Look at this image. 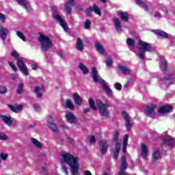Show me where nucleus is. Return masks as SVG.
Here are the masks:
<instances>
[{
    "mask_svg": "<svg viewBox=\"0 0 175 175\" xmlns=\"http://www.w3.org/2000/svg\"><path fill=\"white\" fill-rule=\"evenodd\" d=\"M16 65L21 72L25 76H29V73L28 72V69L27 68V66H25V64H24V62L20 59H17Z\"/></svg>",
    "mask_w": 175,
    "mask_h": 175,
    "instance_id": "obj_9",
    "label": "nucleus"
},
{
    "mask_svg": "<svg viewBox=\"0 0 175 175\" xmlns=\"http://www.w3.org/2000/svg\"><path fill=\"white\" fill-rule=\"evenodd\" d=\"M96 105L98 108V113L102 117L107 118L109 117V111H107V107H109V103H103L100 100H97L96 101Z\"/></svg>",
    "mask_w": 175,
    "mask_h": 175,
    "instance_id": "obj_4",
    "label": "nucleus"
},
{
    "mask_svg": "<svg viewBox=\"0 0 175 175\" xmlns=\"http://www.w3.org/2000/svg\"><path fill=\"white\" fill-rule=\"evenodd\" d=\"M53 18H54V20H56V21H58L59 25L63 27V29L64 31H68V24H66V23H65V21L62 19V16H61V15H59L57 12H54L53 14Z\"/></svg>",
    "mask_w": 175,
    "mask_h": 175,
    "instance_id": "obj_6",
    "label": "nucleus"
},
{
    "mask_svg": "<svg viewBox=\"0 0 175 175\" xmlns=\"http://www.w3.org/2000/svg\"><path fill=\"white\" fill-rule=\"evenodd\" d=\"M24 92V83H21L18 85V89L16 90V94L18 95H21Z\"/></svg>",
    "mask_w": 175,
    "mask_h": 175,
    "instance_id": "obj_37",
    "label": "nucleus"
},
{
    "mask_svg": "<svg viewBox=\"0 0 175 175\" xmlns=\"http://www.w3.org/2000/svg\"><path fill=\"white\" fill-rule=\"evenodd\" d=\"M126 44L129 46V50H131V51H133L135 46V40H133L132 38H127Z\"/></svg>",
    "mask_w": 175,
    "mask_h": 175,
    "instance_id": "obj_31",
    "label": "nucleus"
},
{
    "mask_svg": "<svg viewBox=\"0 0 175 175\" xmlns=\"http://www.w3.org/2000/svg\"><path fill=\"white\" fill-rule=\"evenodd\" d=\"M126 146L127 145H123V152H126Z\"/></svg>",
    "mask_w": 175,
    "mask_h": 175,
    "instance_id": "obj_64",
    "label": "nucleus"
},
{
    "mask_svg": "<svg viewBox=\"0 0 175 175\" xmlns=\"http://www.w3.org/2000/svg\"><path fill=\"white\" fill-rule=\"evenodd\" d=\"M114 88L118 91H121V90H122V85L120 83H116L114 84Z\"/></svg>",
    "mask_w": 175,
    "mask_h": 175,
    "instance_id": "obj_45",
    "label": "nucleus"
},
{
    "mask_svg": "<svg viewBox=\"0 0 175 175\" xmlns=\"http://www.w3.org/2000/svg\"><path fill=\"white\" fill-rule=\"evenodd\" d=\"M0 118L1 121H3L4 123L6 124L8 126H11V125L13 124V120H12V116H6L5 115L0 116Z\"/></svg>",
    "mask_w": 175,
    "mask_h": 175,
    "instance_id": "obj_18",
    "label": "nucleus"
},
{
    "mask_svg": "<svg viewBox=\"0 0 175 175\" xmlns=\"http://www.w3.org/2000/svg\"><path fill=\"white\" fill-rule=\"evenodd\" d=\"M84 28L85 29H90L91 28V21L87 20L85 22Z\"/></svg>",
    "mask_w": 175,
    "mask_h": 175,
    "instance_id": "obj_44",
    "label": "nucleus"
},
{
    "mask_svg": "<svg viewBox=\"0 0 175 175\" xmlns=\"http://www.w3.org/2000/svg\"><path fill=\"white\" fill-rule=\"evenodd\" d=\"M154 17H156V18H161V13L158 12H154Z\"/></svg>",
    "mask_w": 175,
    "mask_h": 175,
    "instance_id": "obj_58",
    "label": "nucleus"
},
{
    "mask_svg": "<svg viewBox=\"0 0 175 175\" xmlns=\"http://www.w3.org/2000/svg\"><path fill=\"white\" fill-rule=\"evenodd\" d=\"M44 85H42L41 86H35L34 87V92L37 94L38 98H42L43 95V92H44Z\"/></svg>",
    "mask_w": 175,
    "mask_h": 175,
    "instance_id": "obj_15",
    "label": "nucleus"
},
{
    "mask_svg": "<svg viewBox=\"0 0 175 175\" xmlns=\"http://www.w3.org/2000/svg\"><path fill=\"white\" fill-rule=\"evenodd\" d=\"M0 140H8V136L5 134H0Z\"/></svg>",
    "mask_w": 175,
    "mask_h": 175,
    "instance_id": "obj_53",
    "label": "nucleus"
},
{
    "mask_svg": "<svg viewBox=\"0 0 175 175\" xmlns=\"http://www.w3.org/2000/svg\"><path fill=\"white\" fill-rule=\"evenodd\" d=\"M95 47L100 54H102V55H107V53L105 51V48H103V46H102L100 43L96 42L95 43Z\"/></svg>",
    "mask_w": 175,
    "mask_h": 175,
    "instance_id": "obj_23",
    "label": "nucleus"
},
{
    "mask_svg": "<svg viewBox=\"0 0 175 175\" xmlns=\"http://www.w3.org/2000/svg\"><path fill=\"white\" fill-rule=\"evenodd\" d=\"M152 161L157 162L161 159V149H156L153 151L152 154Z\"/></svg>",
    "mask_w": 175,
    "mask_h": 175,
    "instance_id": "obj_21",
    "label": "nucleus"
},
{
    "mask_svg": "<svg viewBox=\"0 0 175 175\" xmlns=\"http://www.w3.org/2000/svg\"><path fill=\"white\" fill-rule=\"evenodd\" d=\"M74 102L77 106H81L83 105V98L77 93L73 94Z\"/></svg>",
    "mask_w": 175,
    "mask_h": 175,
    "instance_id": "obj_26",
    "label": "nucleus"
},
{
    "mask_svg": "<svg viewBox=\"0 0 175 175\" xmlns=\"http://www.w3.org/2000/svg\"><path fill=\"white\" fill-rule=\"evenodd\" d=\"M152 32L155 33V35H158L159 36H161V38H163L164 39H166L169 38V34H167L166 32L159 30V29H154L152 30Z\"/></svg>",
    "mask_w": 175,
    "mask_h": 175,
    "instance_id": "obj_25",
    "label": "nucleus"
},
{
    "mask_svg": "<svg viewBox=\"0 0 175 175\" xmlns=\"http://www.w3.org/2000/svg\"><path fill=\"white\" fill-rule=\"evenodd\" d=\"M138 44L139 46V48L138 49V51H141L142 53H146V51L151 52L152 51V46H151V44L147 42H145L144 41L139 40Z\"/></svg>",
    "mask_w": 175,
    "mask_h": 175,
    "instance_id": "obj_5",
    "label": "nucleus"
},
{
    "mask_svg": "<svg viewBox=\"0 0 175 175\" xmlns=\"http://www.w3.org/2000/svg\"><path fill=\"white\" fill-rule=\"evenodd\" d=\"M90 111V108H85V109H83V113H85V114H87V113H88Z\"/></svg>",
    "mask_w": 175,
    "mask_h": 175,
    "instance_id": "obj_63",
    "label": "nucleus"
},
{
    "mask_svg": "<svg viewBox=\"0 0 175 175\" xmlns=\"http://www.w3.org/2000/svg\"><path fill=\"white\" fill-rule=\"evenodd\" d=\"M88 103L90 108H92V110H96V107L95 106V101H94V98H92V97L89 98Z\"/></svg>",
    "mask_w": 175,
    "mask_h": 175,
    "instance_id": "obj_38",
    "label": "nucleus"
},
{
    "mask_svg": "<svg viewBox=\"0 0 175 175\" xmlns=\"http://www.w3.org/2000/svg\"><path fill=\"white\" fill-rule=\"evenodd\" d=\"M113 23L117 32H122V27L121 26V21H120V18L115 17L113 18Z\"/></svg>",
    "mask_w": 175,
    "mask_h": 175,
    "instance_id": "obj_19",
    "label": "nucleus"
},
{
    "mask_svg": "<svg viewBox=\"0 0 175 175\" xmlns=\"http://www.w3.org/2000/svg\"><path fill=\"white\" fill-rule=\"evenodd\" d=\"M9 109H10L11 111H13L14 113H18L19 111H21L23 109V106L21 105H19L18 106L14 105H8Z\"/></svg>",
    "mask_w": 175,
    "mask_h": 175,
    "instance_id": "obj_28",
    "label": "nucleus"
},
{
    "mask_svg": "<svg viewBox=\"0 0 175 175\" xmlns=\"http://www.w3.org/2000/svg\"><path fill=\"white\" fill-rule=\"evenodd\" d=\"M112 65H113V59H111V57H109L106 60V66L108 68H111Z\"/></svg>",
    "mask_w": 175,
    "mask_h": 175,
    "instance_id": "obj_42",
    "label": "nucleus"
},
{
    "mask_svg": "<svg viewBox=\"0 0 175 175\" xmlns=\"http://www.w3.org/2000/svg\"><path fill=\"white\" fill-rule=\"evenodd\" d=\"M31 143L35 146V147H36V148H43L42 143L35 138H31Z\"/></svg>",
    "mask_w": 175,
    "mask_h": 175,
    "instance_id": "obj_34",
    "label": "nucleus"
},
{
    "mask_svg": "<svg viewBox=\"0 0 175 175\" xmlns=\"http://www.w3.org/2000/svg\"><path fill=\"white\" fill-rule=\"evenodd\" d=\"M163 144L164 146H168L169 147H173L174 146V139L169 135L166 133H163L162 134Z\"/></svg>",
    "mask_w": 175,
    "mask_h": 175,
    "instance_id": "obj_7",
    "label": "nucleus"
},
{
    "mask_svg": "<svg viewBox=\"0 0 175 175\" xmlns=\"http://www.w3.org/2000/svg\"><path fill=\"white\" fill-rule=\"evenodd\" d=\"M9 33V30L6 27H3V26H0V38L2 40H6V36Z\"/></svg>",
    "mask_w": 175,
    "mask_h": 175,
    "instance_id": "obj_17",
    "label": "nucleus"
},
{
    "mask_svg": "<svg viewBox=\"0 0 175 175\" xmlns=\"http://www.w3.org/2000/svg\"><path fill=\"white\" fill-rule=\"evenodd\" d=\"M99 146L101 154L105 155V154H106V151H107V148H109V144H107V142L105 139H103L100 142Z\"/></svg>",
    "mask_w": 175,
    "mask_h": 175,
    "instance_id": "obj_10",
    "label": "nucleus"
},
{
    "mask_svg": "<svg viewBox=\"0 0 175 175\" xmlns=\"http://www.w3.org/2000/svg\"><path fill=\"white\" fill-rule=\"evenodd\" d=\"M172 110H173L172 106L164 105L159 109L158 112L161 114H167L168 113H170Z\"/></svg>",
    "mask_w": 175,
    "mask_h": 175,
    "instance_id": "obj_12",
    "label": "nucleus"
},
{
    "mask_svg": "<svg viewBox=\"0 0 175 175\" xmlns=\"http://www.w3.org/2000/svg\"><path fill=\"white\" fill-rule=\"evenodd\" d=\"M76 46L79 51H83L84 50V44L83 43V40H81V38H77Z\"/></svg>",
    "mask_w": 175,
    "mask_h": 175,
    "instance_id": "obj_30",
    "label": "nucleus"
},
{
    "mask_svg": "<svg viewBox=\"0 0 175 175\" xmlns=\"http://www.w3.org/2000/svg\"><path fill=\"white\" fill-rule=\"evenodd\" d=\"M118 14L122 20V21H124V23H127L128 20H129V15L126 12L120 11Z\"/></svg>",
    "mask_w": 175,
    "mask_h": 175,
    "instance_id": "obj_27",
    "label": "nucleus"
},
{
    "mask_svg": "<svg viewBox=\"0 0 175 175\" xmlns=\"http://www.w3.org/2000/svg\"><path fill=\"white\" fill-rule=\"evenodd\" d=\"M83 174L84 175H92V174L91 173V172H90L89 170H85L83 172Z\"/></svg>",
    "mask_w": 175,
    "mask_h": 175,
    "instance_id": "obj_61",
    "label": "nucleus"
},
{
    "mask_svg": "<svg viewBox=\"0 0 175 175\" xmlns=\"http://www.w3.org/2000/svg\"><path fill=\"white\" fill-rule=\"evenodd\" d=\"M134 1L135 3H137V5H140L141 8H143V9L146 10V12H148L149 7L146 3H144V1L142 0H134Z\"/></svg>",
    "mask_w": 175,
    "mask_h": 175,
    "instance_id": "obj_32",
    "label": "nucleus"
},
{
    "mask_svg": "<svg viewBox=\"0 0 175 175\" xmlns=\"http://www.w3.org/2000/svg\"><path fill=\"white\" fill-rule=\"evenodd\" d=\"M16 35L18 38H20V39H22L23 42H27V38L25 36H24V34L21 31H16Z\"/></svg>",
    "mask_w": 175,
    "mask_h": 175,
    "instance_id": "obj_41",
    "label": "nucleus"
},
{
    "mask_svg": "<svg viewBox=\"0 0 175 175\" xmlns=\"http://www.w3.org/2000/svg\"><path fill=\"white\" fill-rule=\"evenodd\" d=\"M93 10L94 11V13H96V14H98V16H102V12H100V8H99V6L96 5V4H93Z\"/></svg>",
    "mask_w": 175,
    "mask_h": 175,
    "instance_id": "obj_39",
    "label": "nucleus"
},
{
    "mask_svg": "<svg viewBox=\"0 0 175 175\" xmlns=\"http://www.w3.org/2000/svg\"><path fill=\"white\" fill-rule=\"evenodd\" d=\"M122 116L124 119L125 120L126 128L127 131H131V129H132V123H131V119L129 118L128 114H126V112L125 111L122 112Z\"/></svg>",
    "mask_w": 175,
    "mask_h": 175,
    "instance_id": "obj_14",
    "label": "nucleus"
},
{
    "mask_svg": "<svg viewBox=\"0 0 175 175\" xmlns=\"http://www.w3.org/2000/svg\"><path fill=\"white\" fill-rule=\"evenodd\" d=\"M8 157L9 155H8L6 153L1 152L0 154V158L2 159V161H7Z\"/></svg>",
    "mask_w": 175,
    "mask_h": 175,
    "instance_id": "obj_43",
    "label": "nucleus"
},
{
    "mask_svg": "<svg viewBox=\"0 0 175 175\" xmlns=\"http://www.w3.org/2000/svg\"><path fill=\"white\" fill-rule=\"evenodd\" d=\"M92 79L94 83H100V84H101L103 90H105V92H107V95H108V96H111V95H113V91H111V89L109 88V85L104 79H103L102 78H99V75H98V70H96V68L95 67H93L92 68Z\"/></svg>",
    "mask_w": 175,
    "mask_h": 175,
    "instance_id": "obj_2",
    "label": "nucleus"
},
{
    "mask_svg": "<svg viewBox=\"0 0 175 175\" xmlns=\"http://www.w3.org/2000/svg\"><path fill=\"white\" fill-rule=\"evenodd\" d=\"M73 6H75V1H68L64 4V8L68 14L72 13V8Z\"/></svg>",
    "mask_w": 175,
    "mask_h": 175,
    "instance_id": "obj_22",
    "label": "nucleus"
},
{
    "mask_svg": "<svg viewBox=\"0 0 175 175\" xmlns=\"http://www.w3.org/2000/svg\"><path fill=\"white\" fill-rule=\"evenodd\" d=\"M33 107H34V109H36V110H40V106H39V105H38V104H34Z\"/></svg>",
    "mask_w": 175,
    "mask_h": 175,
    "instance_id": "obj_62",
    "label": "nucleus"
},
{
    "mask_svg": "<svg viewBox=\"0 0 175 175\" xmlns=\"http://www.w3.org/2000/svg\"><path fill=\"white\" fill-rule=\"evenodd\" d=\"M66 118L69 124H76V117L72 112L66 113Z\"/></svg>",
    "mask_w": 175,
    "mask_h": 175,
    "instance_id": "obj_16",
    "label": "nucleus"
},
{
    "mask_svg": "<svg viewBox=\"0 0 175 175\" xmlns=\"http://www.w3.org/2000/svg\"><path fill=\"white\" fill-rule=\"evenodd\" d=\"M118 69L124 76H129L131 75V70L125 66L120 64L118 65Z\"/></svg>",
    "mask_w": 175,
    "mask_h": 175,
    "instance_id": "obj_20",
    "label": "nucleus"
},
{
    "mask_svg": "<svg viewBox=\"0 0 175 175\" xmlns=\"http://www.w3.org/2000/svg\"><path fill=\"white\" fill-rule=\"evenodd\" d=\"M8 92V89L5 86H1L0 87V94L3 95V94H6Z\"/></svg>",
    "mask_w": 175,
    "mask_h": 175,
    "instance_id": "obj_46",
    "label": "nucleus"
},
{
    "mask_svg": "<svg viewBox=\"0 0 175 175\" xmlns=\"http://www.w3.org/2000/svg\"><path fill=\"white\" fill-rule=\"evenodd\" d=\"M123 146H128V135H126L124 137Z\"/></svg>",
    "mask_w": 175,
    "mask_h": 175,
    "instance_id": "obj_51",
    "label": "nucleus"
},
{
    "mask_svg": "<svg viewBox=\"0 0 175 175\" xmlns=\"http://www.w3.org/2000/svg\"><path fill=\"white\" fill-rule=\"evenodd\" d=\"M155 107L154 106L147 107L145 111L148 117H154L155 116Z\"/></svg>",
    "mask_w": 175,
    "mask_h": 175,
    "instance_id": "obj_24",
    "label": "nucleus"
},
{
    "mask_svg": "<svg viewBox=\"0 0 175 175\" xmlns=\"http://www.w3.org/2000/svg\"><path fill=\"white\" fill-rule=\"evenodd\" d=\"M62 170L64 173H65L66 175H68V168H66V167L65 166H62Z\"/></svg>",
    "mask_w": 175,
    "mask_h": 175,
    "instance_id": "obj_56",
    "label": "nucleus"
},
{
    "mask_svg": "<svg viewBox=\"0 0 175 175\" xmlns=\"http://www.w3.org/2000/svg\"><path fill=\"white\" fill-rule=\"evenodd\" d=\"M120 136V133H118V131H116L114 134V137H113V142H118V137Z\"/></svg>",
    "mask_w": 175,
    "mask_h": 175,
    "instance_id": "obj_49",
    "label": "nucleus"
},
{
    "mask_svg": "<svg viewBox=\"0 0 175 175\" xmlns=\"http://www.w3.org/2000/svg\"><path fill=\"white\" fill-rule=\"evenodd\" d=\"M95 137L94 136H91L90 137V144H94L95 143Z\"/></svg>",
    "mask_w": 175,
    "mask_h": 175,
    "instance_id": "obj_57",
    "label": "nucleus"
},
{
    "mask_svg": "<svg viewBox=\"0 0 175 175\" xmlns=\"http://www.w3.org/2000/svg\"><path fill=\"white\" fill-rule=\"evenodd\" d=\"M121 148V145L118 144V142L116 143V147H115V151L113 153V158L115 159V161H117L118 159V155H120V149Z\"/></svg>",
    "mask_w": 175,
    "mask_h": 175,
    "instance_id": "obj_29",
    "label": "nucleus"
},
{
    "mask_svg": "<svg viewBox=\"0 0 175 175\" xmlns=\"http://www.w3.org/2000/svg\"><path fill=\"white\" fill-rule=\"evenodd\" d=\"M31 68L33 70H36V69H38V64H34L31 65Z\"/></svg>",
    "mask_w": 175,
    "mask_h": 175,
    "instance_id": "obj_59",
    "label": "nucleus"
},
{
    "mask_svg": "<svg viewBox=\"0 0 175 175\" xmlns=\"http://www.w3.org/2000/svg\"><path fill=\"white\" fill-rule=\"evenodd\" d=\"M94 12V8L92 7H90L86 10V14L88 17H90L91 16V12Z\"/></svg>",
    "mask_w": 175,
    "mask_h": 175,
    "instance_id": "obj_47",
    "label": "nucleus"
},
{
    "mask_svg": "<svg viewBox=\"0 0 175 175\" xmlns=\"http://www.w3.org/2000/svg\"><path fill=\"white\" fill-rule=\"evenodd\" d=\"M159 65H160V69L161 70H163L165 75H167V64L166 63V60H165V57L163 56H161L160 57V62H159Z\"/></svg>",
    "mask_w": 175,
    "mask_h": 175,
    "instance_id": "obj_11",
    "label": "nucleus"
},
{
    "mask_svg": "<svg viewBox=\"0 0 175 175\" xmlns=\"http://www.w3.org/2000/svg\"><path fill=\"white\" fill-rule=\"evenodd\" d=\"M49 128L53 131V132H58V128L57 127V124H55L54 122L51 123L50 124H48Z\"/></svg>",
    "mask_w": 175,
    "mask_h": 175,
    "instance_id": "obj_40",
    "label": "nucleus"
},
{
    "mask_svg": "<svg viewBox=\"0 0 175 175\" xmlns=\"http://www.w3.org/2000/svg\"><path fill=\"white\" fill-rule=\"evenodd\" d=\"M17 3H18V5H21V6H25V9H27V10H29L30 7L29 5H28V2H27V1L25 0H16Z\"/></svg>",
    "mask_w": 175,
    "mask_h": 175,
    "instance_id": "obj_36",
    "label": "nucleus"
},
{
    "mask_svg": "<svg viewBox=\"0 0 175 175\" xmlns=\"http://www.w3.org/2000/svg\"><path fill=\"white\" fill-rule=\"evenodd\" d=\"M66 107L70 109V110H75V105L70 98L66 100Z\"/></svg>",
    "mask_w": 175,
    "mask_h": 175,
    "instance_id": "obj_35",
    "label": "nucleus"
},
{
    "mask_svg": "<svg viewBox=\"0 0 175 175\" xmlns=\"http://www.w3.org/2000/svg\"><path fill=\"white\" fill-rule=\"evenodd\" d=\"M53 122H54V120H53V118H51V116H49L47 119L48 125H50V124H53Z\"/></svg>",
    "mask_w": 175,
    "mask_h": 175,
    "instance_id": "obj_55",
    "label": "nucleus"
},
{
    "mask_svg": "<svg viewBox=\"0 0 175 175\" xmlns=\"http://www.w3.org/2000/svg\"><path fill=\"white\" fill-rule=\"evenodd\" d=\"M174 82H175V78L170 75H169L167 77L160 78V80H159L160 85L161 86L165 85V87H168V85L173 84V83Z\"/></svg>",
    "mask_w": 175,
    "mask_h": 175,
    "instance_id": "obj_8",
    "label": "nucleus"
},
{
    "mask_svg": "<svg viewBox=\"0 0 175 175\" xmlns=\"http://www.w3.org/2000/svg\"><path fill=\"white\" fill-rule=\"evenodd\" d=\"M11 55L12 57H14V58H16V59L18 58V53H17V51H13L11 53Z\"/></svg>",
    "mask_w": 175,
    "mask_h": 175,
    "instance_id": "obj_54",
    "label": "nucleus"
},
{
    "mask_svg": "<svg viewBox=\"0 0 175 175\" xmlns=\"http://www.w3.org/2000/svg\"><path fill=\"white\" fill-rule=\"evenodd\" d=\"M9 65L12 68V69L13 70H14L16 72V70H17V68L16 67V66L14 65V64H13V62H9Z\"/></svg>",
    "mask_w": 175,
    "mask_h": 175,
    "instance_id": "obj_52",
    "label": "nucleus"
},
{
    "mask_svg": "<svg viewBox=\"0 0 175 175\" xmlns=\"http://www.w3.org/2000/svg\"><path fill=\"white\" fill-rule=\"evenodd\" d=\"M140 155L143 159H147V157H148V148H147V146L144 144H141Z\"/></svg>",
    "mask_w": 175,
    "mask_h": 175,
    "instance_id": "obj_13",
    "label": "nucleus"
},
{
    "mask_svg": "<svg viewBox=\"0 0 175 175\" xmlns=\"http://www.w3.org/2000/svg\"><path fill=\"white\" fill-rule=\"evenodd\" d=\"M144 53L145 52L139 51V53H137V55H139L140 59L143 60L146 58V57L144 56Z\"/></svg>",
    "mask_w": 175,
    "mask_h": 175,
    "instance_id": "obj_50",
    "label": "nucleus"
},
{
    "mask_svg": "<svg viewBox=\"0 0 175 175\" xmlns=\"http://www.w3.org/2000/svg\"><path fill=\"white\" fill-rule=\"evenodd\" d=\"M0 21H1V23H5L6 21V16L2 13H0Z\"/></svg>",
    "mask_w": 175,
    "mask_h": 175,
    "instance_id": "obj_48",
    "label": "nucleus"
},
{
    "mask_svg": "<svg viewBox=\"0 0 175 175\" xmlns=\"http://www.w3.org/2000/svg\"><path fill=\"white\" fill-rule=\"evenodd\" d=\"M79 68L81 70L83 75H88L90 73V70H88V68H87L83 63L79 64Z\"/></svg>",
    "mask_w": 175,
    "mask_h": 175,
    "instance_id": "obj_33",
    "label": "nucleus"
},
{
    "mask_svg": "<svg viewBox=\"0 0 175 175\" xmlns=\"http://www.w3.org/2000/svg\"><path fill=\"white\" fill-rule=\"evenodd\" d=\"M104 175H110V169L107 168L105 172H104Z\"/></svg>",
    "mask_w": 175,
    "mask_h": 175,
    "instance_id": "obj_60",
    "label": "nucleus"
},
{
    "mask_svg": "<svg viewBox=\"0 0 175 175\" xmlns=\"http://www.w3.org/2000/svg\"><path fill=\"white\" fill-rule=\"evenodd\" d=\"M62 157L61 163H66L71 169L72 175H77L80 165L79 164V157H74L73 154L69 152H62L60 154Z\"/></svg>",
    "mask_w": 175,
    "mask_h": 175,
    "instance_id": "obj_1",
    "label": "nucleus"
},
{
    "mask_svg": "<svg viewBox=\"0 0 175 175\" xmlns=\"http://www.w3.org/2000/svg\"><path fill=\"white\" fill-rule=\"evenodd\" d=\"M38 40L43 51H49L53 47V41L46 35L42 34L38 37Z\"/></svg>",
    "mask_w": 175,
    "mask_h": 175,
    "instance_id": "obj_3",
    "label": "nucleus"
}]
</instances>
